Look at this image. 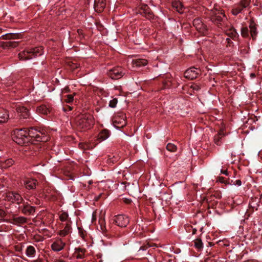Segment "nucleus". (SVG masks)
<instances>
[{"instance_id":"obj_1","label":"nucleus","mask_w":262,"mask_h":262,"mask_svg":"<svg viewBox=\"0 0 262 262\" xmlns=\"http://www.w3.org/2000/svg\"><path fill=\"white\" fill-rule=\"evenodd\" d=\"M75 123L79 128L88 129L94 124L95 120L90 114H80L76 117Z\"/></svg>"},{"instance_id":"obj_2","label":"nucleus","mask_w":262,"mask_h":262,"mask_svg":"<svg viewBox=\"0 0 262 262\" xmlns=\"http://www.w3.org/2000/svg\"><path fill=\"white\" fill-rule=\"evenodd\" d=\"M29 142L35 143L37 142H46L48 140V137L45 135L43 130H37L34 128H31L27 130Z\"/></svg>"},{"instance_id":"obj_3","label":"nucleus","mask_w":262,"mask_h":262,"mask_svg":"<svg viewBox=\"0 0 262 262\" xmlns=\"http://www.w3.org/2000/svg\"><path fill=\"white\" fill-rule=\"evenodd\" d=\"M43 49L41 47H36L30 49H26L18 54L20 60H26L32 58L33 57L41 55L43 54Z\"/></svg>"},{"instance_id":"obj_4","label":"nucleus","mask_w":262,"mask_h":262,"mask_svg":"<svg viewBox=\"0 0 262 262\" xmlns=\"http://www.w3.org/2000/svg\"><path fill=\"white\" fill-rule=\"evenodd\" d=\"M28 131L26 129H16L14 131L13 140L18 144H23L29 142Z\"/></svg>"},{"instance_id":"obj_5","label":"nucleus","mask_w":262,"mask_h":262,"mask_svg":"<svg viewBox=\"0 0 262 262\" xmlns=\"http://www.w3.org/2000/svg\"><path fill=\"white\" fill-rule=\"evenodd\" d=\"M251 0H241L239 4L235 5L232 10V13L234 15H237L240 13H242L245 9L249 7Z\"/></svg>"},{"instance_id":"obj_6","label":"nucleus","mask_w":262,"mask_h":262,"mask_svg":"<svg viewBox=\"0 0 262 262\" xmlns=\"http://www.w3.org/2000/svg\"><path fill=\"white\" fill-rule=\"evenodd\" d=\"M114 221L117 226L120 227H125L129 223L128 216L123 214L115 216Z\"/></svg>"},{"instance_id":"obj_7","label":"nucleus","mask_w":262,"mask_h":262,"mask_svg":"<svg viewBox=\"0 0 262 262\" xmlns=\"http://www.w3.org/2000/svg\"><path fill=\"white\" fill-rule=\"evenodd\" d=\"M193 25L196 29L202 35H205L207 34L206 27L199 18L194 19Z\"/></svg>"},{"instance_id":"obj_8","label":"nucleus","mask_w":262,"mask_h":262,"mask_svg":"<svg viewBox=\"0 0 262 262\" xmlns=\"http://www.w3.org/2000/svg\"><path fill=\"white\" fill-rule=\"evenodd\" d=\"M108 74L112 79H117L121 78L124 73L121 68L117 67L110 70Z\"/></svg>"},{"instance_id":"obj_9","label":"nucleus","mask_w":262,"mask_h":262,"mask_svg":"<svg viewBox=\"0 0 262 262\" xmlns=\"http://www.w3.org/2000/svg\"><path fill=\"white\" fill-rule=\"evenodd\" d=\"M199 71V70L195 68H191L185 72L184 76L187 79L191 80L197 77Z\"/></svg>"},{"instance_id":"obj_10","label":"nucleus","mask_w":262,"mask_h":262,"mask_svg":"<svg viewBox=\"0 0 262 262\" xmlns=\"http://www.w3.org/2000/svg\"><path fill=\"white\" fill-rule=\"evenodd\" d=\"M7 196L8 200L15 202L18 204H20L23 201V199L20 195L15 192H9Z\"/></svg>"},{"instance_id":"obj_11","label":"nucleus","mask_w":262,"mask_h":262,"mask_svg":"<svg viewBox=\"0 0 262 262\" xmlns=\"http://www.w3.org/2000/svg\"><path fill=\"white\" fill-rule=\"evenodd\" d=\"M106 6L105 0H95L94 8L97 12L100 13L103 11Z\"/></svg>"},{"instance_id":"obj_12","label":"nucleus","mask_w":262,"mask_h":262,"mask_svg":"<svg viewBox=\"0 0 262 262\" xmlns=\"http://www.w3.org/2000/svg\"><path fill=\"white\" fill-rule=\"evenodd\" d=\"M65 245V243L61 239H58L52 244L51 247L52 250L55 251H60L63 249Z\"/></svg>"},{"instance_id":"obj_13","label":"nucleus","mask_w":262,"mask_h":262,"mask_svg":"<svg viewBox=\"0 0 262 262\" xmlns=\"http://www.w3.org/2000/svg\"><path fill=\"white\" fill-rule=\"evenodd\" d=\"M17 112L20 117L27 118L29 116L28 110L24 106H18L16 108Z\"/></svg>"},{"instance_id":"obj_14","label":"nucleus","mask_w":262,"mask_h":262,"mask_svg":"<svg viewBox=\"0 0 262 262\" xmlns=\"http://www.w3.org/2000/svg\"><path fill=\"white\" fill-rule=\"evenodd\" d=\"M24 184L27 189H33L36 187V181L34 179H27L24 181Z\"/></svg>"},{"instance_id":"obj_15","label":"nucleus","mask_w":262,"mask_h":262,"mask_svg":"<svg viewBox=\"0 0 262 262\" xmlns=\"http://www.w3.org/2000/svg\"><path fill=\"white\" fill-rule=\"evenodd\" d=\"M9 118V114L7 110L0 108V123L6 122Z\"/></svg>"},{"instance_id":"obj_16","label":"nucleus","mask_w":262,"mask_h":262,"mask_svg":"<svg viewBox=\"0 0 262 262\" xmlns=\"http://www.w3.org/2000/svg\"><path fill=\"white\" fill-rule=\"evenodd\" d=\"M225 17V15L222 11H218L214 12L212 16L211 19L213 21H217L219 22L221 21L223 17Z\"/></svg>"},{"instance_id":"obj_17","label":"nucleus","mask_w":262,"mask_h":262,"mask_svg":"<svg viewBox=\"0 0 262 262\" xmlns=\"http://www.w3.org/2000/svg\"><path fill=\"white\" fill-rule=\"evenodd\" d=\"M225 135L223 129L220 130L219 133L214 137V142L217 145H221L222 142V139Z\"/></svg>"},{"instance_id":"obj_18","label":"nucleus","mask_w":262,"mask_h":262,"mask_svg":"<svg viewBox=\"0 0 262 262\" xmlns=\"http://www.w3.org/2000/svg\"><path fill=\"white\" fill-rule=\"evenodd\" d=\"M147 61L144 59H135L132 60L133 67H140L141 66H146Z\"/></svg>"},{"instance_id":"obj_19","label":"nucleus","mask_w":262,"mask_h":262,"mask_svg":"<svg viewBox=\"0 0 262 262\" xmlns=\"http://www.w3.org/2000/svg\"><path fill=\"white\" fill-rule=\"evenodd\" d=\"M249 32L251 37L253 39H255L257 35V27L254 23L251 21L249 25Z\"/></svg>"},{"instance_id":"obj_20","label":"nucleus","mask_w":262,"mask_h":262,"mask_svg":"<svg viewBox=\"0 0 262 262\" xmlns=\"http://www.w3.org/2000/svg\"><path fill=\"white\" fill-rule=\"evenodd\" d=\"M26 254L28 257H34L36 254L35 248L32 246H29L26 250Z\"/></svg>"},{"instance_id":"obj_21","label":"nucleus","mask_w":262,"mask_h":262,"mask_svg":"<svg viewBox=\"0 0 262 262\" xmlns=\"http://www.w3.org/2000/svg\"><path fill=\"white\" fill-rule=\"evenodd\" d=\"M109 136V132L106 129H103L98 135V139L101 142L107 139Z\"/></svg>"},{"instance_id":"obj_22","label":"nucleus","mask_w":262,"mask_h":262,"mask_svg":"<svg viewBox=\"0 0 262 262\" xmlns=\"http://www.w3.org/2000/svg\"><path fill=\"white\" fill-rule=\"evenodd\" d=\"M36 111L38 114L43 115H48L51 112L49 108L47 107L46 105H41L38 107Z\"/></svg>"},{"instance_id":"obj_23","label":"nucleus","mask_w":262,"mask_h":262,"mask_svg":"<svg viewBox=\"0 0 262 262\" xmlns=\"http://www.w3.org/2000/svg\"><path fill=\"white\" fill-rule=\"evenodd\" d=\"M22 211L24 213L26 214H31L35 211V208L34 207L31 206L29 205H24V208L22 209Z\"/></svg>"},{"instance_id":"obj_24","label":"nucleus","mask_w":262,"mask_h":262,"mask_svg":"<svg viewBox=\"0 0 262 262\" xmlns=\"http://www.w3.org/2000/svg\"><path fill=\"white\" fill-rule=\"evenodd\" d=\"M26 222V219L23 216L14 217L11 223L15 225H19Z\"/></svg>"},{"instance_id":"obj_25","label":"nucleus","mask_w":262,"mask_h":262,"mask_svg":"<svg viewBox=\"0 0 262 262\" xmlns=\"http://www.w3.org/2000/svg\"><path fill=\"white\" fill-rule=\"evenodd\" d=\"M226 34L231 38H234L237 36V33L235 30L232 28H230L228 30H226Z\"/></svg>"},{"instance_id":"obj_26","label":"nucleus","mask_w":262,"mask_h":262,"mask_svg":"<svg viewBox=\"0 0 262 262\" xmlns=\"http://www.w3.org/2000/svg\"><path fill=\"white\" fill-rule=\"evenodd\" d=\"M172 6L176 10L180 13H183V6L180 2H176L172 4Z\"/></svg>"},{"instance_id":"obj_27","label":"nucleus","mask_w":262,"mask_h":262,"mask_svg":"<svg viewBox=\"0 0 262 262\" xmlns=\"http://www.w3.org/2000/svg\"><path fill=\"white\" fill-rule=\"evenodd\" d=\"M71 230V226L70 225L67 223L64 228L63 230H61L60 232V235L62 236H65L68 234H69Z\"/></svg>"},{"instance_id":"obj_28","label":"nucleus","mask_w":262,"mask_h":262,"mask_svg":"<svg viewBox=\"0 0 262 262\" xmlns=\"http://www.w3.org/2000/svg\"><path fill=\"white\" fill-rule=\"evenodd\" d=\"M194 246L198 250H201L203 247V244L201 239H196L194 241Z\"/></svg>"},{"instance_id":"obj_29","label":"nucleus","mask_w":262,"mask_h":262,"mask_svg":"<svg viewBox=\"0 0 262 262\" xmlns=\"http://www.w3.org/2000/svg\"><path fill=\"white\" fill-rule=\"evenodd\" d=\"M13 163L14 160L12 159H9L5 161L3 163L2 166L3 168H7L12 165Z\"/></svg>"},{"instance_id":"obj_30","label":"nucleus","mask_w":262,"mask_h":262,"mask_svg":"<svg viewBox=\"0 0 262 262\" xmlns=\"http://www.w3.org/2000/svg\"><path fill=\"white\" fill-rule=\"evenodd\" d=\"M166 148L171 152H174L177 149L176 145L172 143H168L166 146Z\"/></svg>"},{"instance_id":"obj_31","label":"nucleus","mask_w":262,"mask_h":262,"mask_svg":"<svg viewBox=\"0 0 262 262\" xmlns=\"http://www.w3.org/2000/svg\"><path fill=\"white\" fill-rule=\"evenodd\" d=\"M249 30L247 27H243L241 29V35L244 37H247L249 36Z\"/></svg>"},{"instance_id":"obj_32","label":"nucleus","mask_w":262,"mask_h":262,"mask_svg":"<svg viewBox=\"0 0 262 262\" xmlns=\"http://www.w3.org/2000/svg\"><path fill=\"white\" fill-rule=\"evenodd\" d=\"M118 100L116 98H114L112 100H110L109 103V106L114 108L116 106L117 104Z\"/></svg>"},{"instance_id":"obj_33","label":"nucleus","mask_w":262,"mask_h":262,"mask_svg":"<svg viewBox=\"0 0 262 262\" xmlns=\"http://www.w3.org/2000/svg\"><path fill=\"white\" fill-rule=\"evenodd\" d=\"M68 218V214L67 213L63 212L60 215V220L62 221H66Z\"/></svg>"},{"instance_id":"obj_34","label":"nucleus","mask_w":262,"mask_h":262,"mask_svg":"<svg viewBox=\"0 0 262 262\" xmlns=\"http://www.w3.org/2000/svg\"><path fill=\"white\" fill-rule=\"evenodd\" d=\"M73 101V95H68L66 96V98L65 99V101L67 103H71Z\"/></svg>"},{"instance_id":"obj_35","label":"nucleus","mask_w":262,"mask_h":262,"mask_svg":"<svg viewBox=\"0 0 262 262\" xmlns=\"http://www.w3.org/2000/svg\"><path fill=\"white\" fill-rule=\"evenodd\" d=\"M6 36L5 38L11 39V38H15L18 36L16 34L9 33L5 35Z\"/></svg>"},{"instance_id":"obj_36","label":"nucleus","mask_w":262,"mask_h":262,"mask_svg":"<svg viewBox=\"0 0 262 262\" xmlns=\"http://www.w3.org/2000/svg\"><path fill=\"white\" fill-rule=\"evenodd\" d=\"M191 89L193 91H198L200 90V86L197 84H193L191 86Z\"/></svg>"},{"instance_id":"obj_37","label":"nucleus","mask_w":262,"mask_h":262,"mask_svg":"<svg viewBox=\"0 0 262 262\" xmlns=\"http://www.w3.org/2000/svg\"><path fill=\"white\" fill-rule=\"evenodd\" d=\"M234 184L235 185H236L237 186H241L242 185V182L241 180H237L235 181V183H234Z\"/></svg>"},{"instance_id":"obj_38","label":"nucleus","mask_w":262,"mask_h":262,"mask_svg":"<svg viewBox=\"0 0 262 262\" xmlns=\"http://www.w3.org/2000/svg\"><path fill=\"white\" fill-rule=\"evenodd\" d=\"M124 202L126 204H129L131 202V200L129 199L125 198L124 199Z\"/></svg>"},{"instance_id":"obj_39","label":"nucleus","mask_w":262,"mask_h":262,"mask_svg":"<svg viewBox=\"0 0 262 262\" xmlns=\"http://www.w3.org/2000/svg\"><path fill=\"white\" fill-rule=\"evenodd\" d=\"M221 173H222L225 175L228 174V171L227 170H221Z\"/></svg>"},{"instance_id":"obj_40","label":"nucleus","mask_w":262,"mask_h":262,"mask_svg":"<svg viewBox=\"0 0 262 262\" xmlns=\"http://www.w3.org/2000/svg\"><path fill=\"white\" fill-rule=\"evenodd\" d=\"M146 17L148 18V19H150L151 17H152V14L150 13V12H148V15H146Z\"/></svg>"},{"instance_id":"obj_41","label":"nucleus","mask_w":262,"mask_h":262,"mask_svg":"<svg viewBox=\"0 0 262 262\" xmlns=\"http://www.w3.org/2000/svg\"><path fill=\"white\" fill-rule=\"evenodd\" d=\"M219 181L221 183H224L225 182L224 178L223 177H220L219 178Z\"/></svg>"},{"instance_id":"obj_42","label":"nucleus","mask_w":262,"mask_h":262,"mask_svg":"<svg viewBox=\"0 0 262 262\" xmlns=\"http://www.w3.org/2000/svg\"><path fill=\"white\" fill-rule=\"evenodd\" d=\"M77 257L78 258H82V256L81 255H77Z\"/></svg>"},{"instance_id":"obj_43","label":"nucleus","mask_w":262,"mask_h":262,"mask_svg":"<svg viewBox=\"0 0 262 262\" xmlns=\"http://www.w3.org/2000/svg\"><path fill=\"white\" fill-rule=\"evenodd\" d=\"M229 40H230V39H229V38H227V40H228V42H229Z\"/></svg>"},{"instance_id":"obj_44","label":"nucleus","mask_w":262,"mask_h":262,"mask_svg":"<svg viewBox=\"0 0 262 262\" xmlns=\"http://www.w3.org/2000/svg\"><path fill=\"white\" fill-rule=\"evenodd\" d=\"M69 110H72V107L71 106H69Z\"/></svg>"},{"instance_id":"obj_45","label":"nucleus","mask_w":262,"mask_h":262,"mask_svg":"<svg viewBox=\"0 0 262 262\" xmlns=\"http://www.w3.org/2000/svg\"><path fill=\"white\" fill-rule=\"evenodd\" d=\"M251 76H254V74H251Z\"/></svg>"},{"instance_id":"obj_46","label":"nucleus","mask_w":262,"mask_h":262,"mask_svg":"<svg viewBox=\"0 0 262 262\" xmlns=\"http://www.w3.org/2000/svg\"><path fill=\"white\" fill-rule=\"evenodd\" d=\"M58 262H65V261L63 260H59Z\"/></svg>"},{"instance_id":"obj_47","label":"nucleus","mask_w":262,"mask_h":262,"mask_svg":"<svg viewBox=\"0 0 262 262\" xmlns=\"http://www.w3.org/2000/svg\"><path fill=\"white\" fill-rule=\"evenodd\" d=\"M2 33V29L0 28V33Z\"/></svg>"},{"instance_id":"obj_48","label":"nucleus","mask_w":262,"mask_h":262,"mask_svg":"<svg viewBox=\"0 0 262 262\" xmlns=\"http://www.w3.org/2000/svg\"><path fill=\"white\" fill-rule=\"evenodd\" d=\"M63 110H64V111H66L64 107L63 108Z\"/></svg>"}]
</instances>
